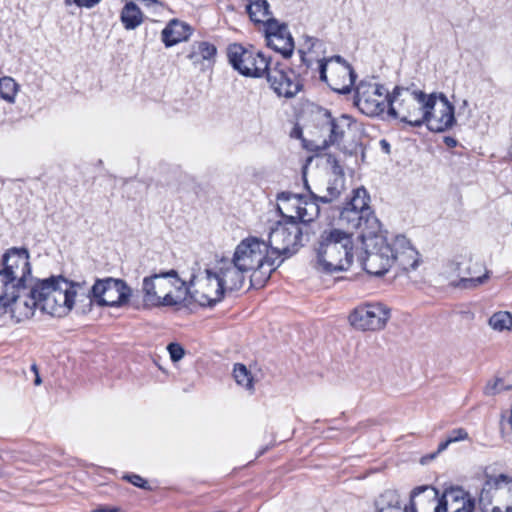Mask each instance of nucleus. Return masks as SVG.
<instances>
[{"mask_svg":"<svg viewBox=\"0 0 512 512\" xmlns=\"http://www.w3.org/2000/svg\"><path fill=\"white\" fill-rule=\"evenodd\" d=\"M423 108L429 110L424 124L432 132H444L456 123L455 107L443 93L430 94Z\"/></svg>","mask_w":512,"mask_h":512,"instance_id":"ddd939ff","label":"nucleus"},{"mask_svg":"<svg viewBox=\"0 0 512 512\" xmlns=\"http://www.w3.org/2000/svg\"><path fill=\"white\" fill-rule=\"evenodd\" d=\"M120 20L126 30H134L143 22V13L135 2L128 1L122 8Z\"/></svg>","mask_w":512,"mask_h":512,"instance_id":"a878e982","label":"nucleus"},{"mask_svg":"<svg viewBox=\"0 0 512 512\" xmlns=\"http://www.w3.org/2000/svg\"><path fill=\"white\" fill-rule=\"evenodd\" d=\"M277 210L285 221L277 222L275 227L271 229L268 242H266L274 263L293 256L298 248L303 245V236L308 235V231H305L297 221L283 213L280 204H278Z\"/></svg>","mask_w":512,"mask_h":512,"instance_id":"6e6552de","label":"nucleus"},{"mask_svg":"<svg viewBox=\"0 0 512 512\" xmlns=\"http://www.w3.org/2000/svg\"><path fill=\"white\" fill-rule=\"evenodd\" d=\"M220 280V288L224 287L226 293H232L238 291L243 287L245 282L246 270L240 269L239 265L236 264L232 259L222 258L218 261L217 270L214 271Z\"/></svg>","mask_w":512,"mask_h":512,"instance_id":"4be33fe9","label":"nucleus"},{"mask_svg":"<svg viewBox=\"0 0 512 512\" xmlns=\"http://www.w3.org/2000/svg\"><path fill=\"white\" fill-rule=\"evenodd\" d=\"M428 96L421 90L395 86L391 94L387 95V113L412 127H421L429 114V110L423 108Z\"/></svg>","mask_w":512,"mask_h":512,"instance_id":"0eeeda50","label":"nucleus"},{"mask_svg":"<svg viewBox=\"0 0 512 512\" xmlns=\"http://www.w3.org/2000/svg\"><path fill=\"white\" fill-rule=\"evenodd\" d=\"M377 512H404V510L398 509V508H396V509H391L390 508V509H388V511H386V510H377Z\"/></svg>","mask_w":512,"mask_h":512,"instance_id":"864d4df0","label":"nucleus"},{"mask_svg":"<svg viewBox=\"0 0 512 512\" xmlns=\"http://www.w3.org/2000/svg\"><path fill=\"white\" fill-rule=\"evenodd\" d=\"M317 270L332 274L346 271L353 263L352 233L343 229L324 230L315 245Z\"/></svg>","mask_w":512,"mask_h":512,"instance_id":"7ed1b4c3","label":"nucleus"},{"mask_svg":"<svg viewBox=\"0 0 512 512\" xmlns=\"http://www.w3.org/2000/svg\"><path fill=\"white\" fill-rule=\"evenodd\" d=\"M3 315L2 311L0 310V316Z\"/></svg>","mask_w":512,"mask_h":512,"instance_id":"13d9d810","label":"nucleus"},{"mask_svg":"<svg viewBox=\"0 0 512 512\" xmlns=\"http://www.w3.org/2000/svg\"><path fill=\"white\" fill-rule=\"evenodd\" d=\"M390 248H392V266L395 265L404 272L418 266L419 253L404 235H397L390 243Z\"/></svg>","mask_w":512,"mask_h":512,"instance_id":"412c9836","label":"nucleus"},{"mask_svg":"<svg viewBox=\"0 0 512 512\" xmlns=\"http://www.w3.org/2000/svg\"><path fill=\"white\" fill-rule=\"evenodd\" d=\"M305 188L307 189L309 196L294 194L291 192H281L277 195V200L287 203L292 202L291 206L295 211V215L291 214L288 216L298 223L301 222L304 226L303 229L307 231L308 223L312 222L319 216L321 209L320 205L322 202L315 199V197H318V194L314 193L310 189L307 180H305Z\"/></svg>","mask_w":512,"mask_h":512,"instance_id":"4468645a","label":"nucleus"},{"mask_svg":"<svg viewBox=\"0 0 512 512\" xmlns=\"http://www.w3.org/2000/svg\"><path fill=\"white\" fill-rule=\"evenodd\" d=\"M419 499L416 502V505L418 504L420 506L421 512H427V510L432 509L434 511V507L437 504V501L431 505L428 500L425 498V492H420L418 494Z\"/></svg>","mask_w":512,"mask_h":512,"instance_id":"79ce46f5","label":"nucleus"},{"mask_svg":"<svg viewBox=\"0 0 512 512\" xmlns=\"http://www.w3.org/2000/svg\"><path fill=\"white\" fill-rule=\"evenodd\" d=\"M376 506L377 510L402 509L399 493L394 489L385 490L376 501Z\"/></svg>","mask_w":512,"mask_h":512,"instance_id":"c756f323","label":"nucleus"},{"mask_svg":"<svg viewBox=\"0 0 512 512\" xmlns=\"http://www.w3.org/2000/svg\"><path fill=\"white\" fill-rule=\"evenodd\" d=\"M283 203H284V204H287V206H285V209H289V207H290L291 209H293V208H292V206H291V203H292V202H290V203L283 202Z\"/></svg>","mask_w":512,"mask_h":512,"instance_id":"4d7b16f0","label":"nucleus"},{"mask_svg":"<svg viewBox=\"0 0 512 512\" xmlns=\"http://www.w3.org/2000/svg\"><path fill=\"white\" fill-rule=\"evenodd\" d=\"M420 492H425V498L431 505H433L438 498V490L436 488L430 485L417 486L411 491L410 503L408 506H405L404 512H417L415 499ZM434 512H436V507H434Z\"/></svg>","mask_w":512,"mask_h":512,"instance_id":"c85d7f7f","label":"nucleus"},{"mask_svg":"<svg viewBox=\"0 0 512 512\" xmlns=\"http://www.w3.org/2000/svg\"><path fill=\"white\" fill-rule=\"evenodd\" d=\"M267 450H268V447L263 448L262 450L259 451L257 456L259 457V456L263 455Z\"/></svg>","mask_w":512,"mask_h":512,"instance_id":"6e6d98bb","label":"nucleus"},{"mask_svg":"<svg viewBox=\"0 0 512 512\" xmlns=\"http://www.w3.org/2000/svg\"><path fill=\"white\" fill-rule=\"evenodd\" d=\"M331 161H333V163H334V168H340L336 158L331 156V155H329L328 162H331Z\"/></svg>","mask_w":512,"mask_h":512,"instance_id":"3c124183","label":"nucleus"},{"mask_svg":"<svg viewBox=\"0 0 512 512\" xmlns=\"http://www.w3.org/2000/svg\"><path fill=\"white\" fill-rule=\"evenodd\" d=\"M227 57L233 69L246 77H263L268 65H273L271 57L265 56L252 46L245 47L239 43L228 46Z\"/></svg>","mask_w":512,"mask_h":512,"instance_id":"9b49d317","label":"nucleus"},{"mask_svg":"<svg viewBox=\"0 0 512 512\" xmlns=\"http://www.w3.org/2000/svg\"><path fill=\"white\" fill-rule=\"evenodd\" d=\"M317 70L320 80L339 94H349L356 80L352 66L340 55L329 59L317 60Z\"/></svg>","mask_w":512,"mask_h":512,"instance_id":"9d476101","label":"nucleus"},{"mask_svg":"<svg viewBox=\"0 0 512 512\" xmlns=\"http://www.w3.org/2000/svg\"><path fill=\"white\" fill-rule=\"evenodd\" d=\"M375 251L367 252L363 260V269L371 275L383 276L392 267V248L386 239L380 238L374 247Z\"/></svg>","mask_w":512,"mask_h":512,"instance_id":"aec40b11","label":"nucleus"},{"mask_svg":"<svg viewBox=\"0 0 512 512\" xmlns=\"http://www.w3.org/2000/svg\"><path fill=\"white\" fill-rule=\"evenodd\" d=\"M187 58L190 59L193 64H197L203 60L201 54L197 53L196 42L191 46V51L188 53Z\"/></svg>","mask_w":512,"mask_h":512,"instance_id":"a18cd8bd","label":"nucleus"},{"mask_svg":"<svg viewBox=\"0 0 512 512\" xmlns=\"http://www.w3.org/2000/svg\"><path fill=\"white\" fill-rule=\"evenodd\" d=\"M322 125L327 127L329 135L322 141L321 145L315 147V151H324L332 145L339 146L344 139L346 131L354 124V120L347 114H341L339 117H333L327 109L322 110Z\"/></svg>","mask_w":512,"mask_h":512,"instance_id":"a211bd4d","label":"nucleus"},{"mask_svg":"<svg viewBox=\"0 0 512 512\" xmlns=\"http://www.w3.org/2000/svg\"><path fill=\"white\" fill-rule=\"evenodd\" d=\"M262 25H264L266 40L271 38L273 34H280L281 32H285V30L288 29V26L285 23H280L273 16L270 17L268 20H265V22L262 23Z\"/></svg>","mask_w":512,"mask_h":512,"instance_id":"72a5a7b5","label":"nucleus"},{"mask_svg":"<svg viewBox=\"0 0 512 512\" xmlns=\"http://www.w3.org/2000/svg\"><path fill=\"white\" fill-rule=\"evenodd\" d=\"M233 376L239 385L248 390L253 389V377L244 364L237 363L234 365Z\"/></svg>","mask_w":512,"mask_h":512,"instance_id":"2f4dec72","label":"nucleus"},{"mask_svg":"<svg viewBox=\"0 0 512 512\" xmlns=\"http://www.w3.org/2000/svg\"><path fill=\"white\" fill-rule=\"evenodd\" d=\"M369 196L365 188L353 191V197L342 206H337L338 225L346 232L360 230L361 237L376 236L380 222L368 205Z\"/></svg>","mask_w":512,"mask_h":512,"instance_id":"423d86ee","label":"nucleus"},{"mask_svg":"<svg viewBox=\"0 0 512 512\" xmlns=\"http://www.w3.org/2000/svg\"><path fill=\"white\" fill-rule=\"evenodd\" d=\"M443 142L445 143V145L449 148H454L457 146L458 144V141L454 138V137H451V136H445L443 138Z\"/></svg>","mask_w":512,"mask_h":512,"instance_id":"de8ad7c7","label":"nucleus"},{"mask_svg":"<svg viewBox=\"0 0 512 512\" xmlns=\"http://www.w3.org/2000/svg\"><path fill=\"white\" fill-rule=\"evenodd\" d=\"M436 501V512H474L476 508L475 498L460 486L446 488Z\"/></svg>","mask_w":512,"mask_h":512,"instance_id":"dca6fc26","label":"nucleus"},{"mask_svg":"<svg viewBox=\"0 0 512 512\" xmlns=\"http://www.w3.org/2000/svg\"><path fill=\"white\" fill-rule=\"evenodd\" d=\"M390 318V309L381 303L359 306L349 316L353 327L362 331H376L385 327Z\"/></svg>","mask_w":512,"mask_h":512,"instance_id":"2eb2a0df","label":"nucleus"},{"mask_svg":"<svg viewBox=\"0 0 512 512\" xmlns=\"http://www.w3.org/2000/svg\"><path fill=\"white\" fill-rule=\"evenodd\" d=\"M450 444H451V442H450V440L447 438L445 441H443V442H441V443L439 444L438 449H437V451H436L435 453L430 454V455H428V456H424V457L421 459V463H422V464H425V463H426V461H427L428 459H430V460H431V459H433V458L436 456V454H438V453H440V452H442V451L446 450V449H447V447H448Z\"/></svg>","mask_w":512,"mask_h":512,"instance_id":"37998d69","label":"nucleus"},{"mask_svg":"<svg viewBox=\"0 0 512 512\" xmlns=\"http://www.w3.org/2000/svg\"><path fill=\"white\" fill-rule=\"evenodd\" d=\"M451 443H455L458 441L467 440L469 438L468 432L464 428H457L452 430L448 437Z\"/></svg>","mask_w":512,"mask_h":512,"instance_id":"a19ab883","label":"nucleus"},{"mask_svg":"<svg viewBox=\"0 0 512 512\" xmlns=\"http://www.w3.org/2000/svg\"><path fill=\"white\" fill-rule=\"evenodd\" d=\"M61 292L64 300H58L52 316L64 317L73 308L76 300L85 302L88 305L96 303L98 306L121 307L129 302L132 295L131 288L122 279L108 277L98 279L89 288L85 281L74 282L64 277Z\"/></svg>","mask_w":512,"mask_h":512,"instance_id":"f03ea898","label":"nucleus"},{"mask_svg":"<svg viewBox=\"0 0 512 512\" xmlns=\"http://www.w3.org/2000/svg\"><path fill=\"white\" fill-rule=\"evenodd\" d=\"M264 76L279 97L291 99L303 89V79L298 72L279 61L273 60V65H268Z\"/></svg>","mask_w":512,"mask_h":512,"instance_id":"f8f14e48","label":"nucleus"},{"mask_svg":"<svg viewBox=\"0 0 512 512\" xmlns=\"http://www.w3.org/2000/svg\"><path fill=\"white\" fill-rule=\"evenodd\" d=\"M0 269V310L16 322L31 318L36 308L52 315L58 300H64L62 275L38 279L32 275L30 253L25 247L5 251Z\"/></svg>","mask_w":512,"mask_h":512,"instance_id":"f257e3e1","label":"nucleus"},{"mask_svg":"<svg viewBox=\"0 0 512 512\" xmlns=\"http://www.w3.org/2000/svg\"><path fill=\"white\" fill-rule=\"evenodd\" d=\"M266 41L270 48L280 53L285 59L291 57L294 50V40L288 29L280 34H273L272 37Z\"/></svg>","mask_w":512,"mask_h":512,"instance_id":"393cba45","label":"nucleus"},{"mask_svg":"<svg viewBox=\"0 0 512 512\" xmlns=\"http://www.w3.org/2000/svg\"><path fill=\"white\" fill-rule=\"evenodd\" d=\"M92 512H116V510H111V509H98V510H95V511H92Z\"/></svg>","mask_w":512,"mask_h":512,"instance_id":"5fc2aeb1","label":"nucleus"},{"mask_svg":"<svg viewBox=\"0 0 512 512\" xmlns=\"http://www.w3.org/2000/svg\"><path fill=\"white\" fill-rule=\"evenodd\" d=\"M332 75H334V77L338 79V82H339V83H343V78H342V77L337 76V74L335 73V69H332V70H331V75H330V77H331Z\"/></svg>","mask_w":512,"mask_h":512,"instance_id":"603ef678","label":"nucleus"},{"mask_svg":"<svg viewBox=\"0 0 512 512\" xmlns=\"http://www.w3.org/2000/svg\"><path fill=\"white\" fill-rule=\"evenodd\" d=\"M232 260L240 269L251 272L250 287L260 289L265 286L272 273L283 263H274L268 244L257 237L243 239L235 248Z\"/></svg>","mask_w":512,"mask_h":512,"instance_id":"20e7f679","label":"nucleus"},{"mask_svg":"<svg viewBox=\"0 0 512 512\" xmlns=\"http://www.w3.org/2000/svg\"><path fill=\"white\" fill-rule=\"evenodd\" d=\"M380 145L384 152L390 153V144L385 139L380 141Z\"/></svg>","mask_w":512,"mask_h":512,"instance_id":"09e8293b","label":"nucleus"},{"mask_svg":"<svg viewBox=\"0 0 512 512\" xmlns=\"http://www.w3.org/2000/svg\"><path fill=\"white\" fill-rule=\"evenodd\" d=\"M101 0H73L78 7L92 8L97 5Z\"/></svg>","mask_w":512,"mask_h":512,"instance_id":"49530a36","label":"nucleus"},{"mask_svg":"<svg viewBox=\"0 0 512 512\" xmlns=\"http://www.w3.org/2000/svg\"><path fill=\"white\" fill-rule=\"evenodd\" d=\"M343 191L344 178L343 176H338L333 180H329L323 193L318 194V197H315V199L321 201L322 204H332L340 198Z\"/></svg>","mask_w":512,"mask_h":512,"instance_id":"cd10ccee","label":"nucleus"},{"mask_svg":"<svg viewBox=\"0 0 512 512\" xmlns=\"http://www.w3.org/2000/svg\"><path fill=\"white\" fill-rule=\"evenodd\" d=\"M194 277L187 284L178 272L171 269L155 273L143 279L142 294L145 307H171L185 302Z\"/></svg>","mask_w":512,"mask_h":512,"instance_id":"39448f33","label":"nucleus"},{"mask_svg":"<svg viewBox=\"0 0 512 512\" xmlns=\"http://www.w3.org/2000/svg\"><path fill=\"white\" fill-rule=\"evenodd\" d=\"M170 358L173 362H178L184 357L185 350L179 343H170L167 346Z\"/></svg>","mask_w":512,"mask_h":512,"instance_id":"58836bf2","label":"nucleus"},{"mask_svg":"<svg viewBox=\"0 0 512 512\" xmlns=\"http://www.w3.org/2000/svg\"><path fill=\"white\" fill-rule=\"evenodd\" d=\"M301 64L295 69L298 74L303 78L308 74L309 69L313 66V60L307 57L306 52L299 50Z\"/></svg>","mask_w":512,"mask_h":512,"instance_id":"e433bc0d","label":"nucleus"},{"mask_svg":"<svg viewBox=\"0 0 512 512\" xmlns=\"http://www.w3.org/2000/svg\"><path fill=\"white\" fill-rule=\"evenodd\" d=\"M218 284L221 283L214 270L206 269L205 277L199 280V289L190 290L188 296L201 306L212 307L220 302L226 294L224 287L220 288L221 291H219V287L216 286Z\"/></svg>","mask_w":512,"mask_h":512,"instance_id":"f3484780","label":"nucleus"},{"mask_svg":"<svg viewBox=\"0 0 512 512\" xmlns=\"http://www.w3.org/2000/svg\"><path fill=\"white\" fill-rule=\"evenodd\" d=\"M249 4L246 7L247 13L255 24H262L265 20L272 17L270 5L267 0H248Z\"/></svg>","mask_w":512,"mask_h":512,"instance_id":"bb28decb","label":"nucleus"},{"mask_svg":"<svg viewBox=\"0 0 512 512\" xmlns=\"http://www.w3.org/2000/svg\"><path fill=\"white\" fill-rule=\"evenodd\" d=\"M32 369H33L35 372H37L36 365H33V366H32ZM34 383H35L36 385H39V384L41 383V379H40V377H39L38 373H36V378H35V380H34Z\"/></svg>","mask_w":512,"mask_h":512,"instance_id":"8fccbe9b","label":"nucleus"},{"mask_svg":"<svg viewBox=\"0 0 512 512\" xmlns=\"http://www.w3.org/2000/svg\"><path fill=\"white\" fill-rule=\"evenodd\" d=\"M372 88H373V95L378 96L380 98L384 96L383 100L387 104V95L391 94V93L385 88V86L382 84H375Z\"/></svg>","mask_w":512,"mask_h":512,"instance_id":"c03bdc74","label":"nucleus"},{"mask_svg":"<svg viewBox=\"0 0 512 512\" xmlns=\"http://www.w3.org/2000/svg\"><path fill=\"white\" fill-rule=\"evenodd\" d=\"M501 433L503 437L507 438L508 442L512 443V408L509 411V417L507 421L501 422Z\"/></svg>","mask_w":512,"mask_h":512,"instance_id":"ea45409f","label":"nucleus"},{"mask_svg":"<svg viewBox=\"0 0 512 512\" xmlns=\"http://www.w3.org/2000/svg\"><path fill=\"white\" fill-rule=\"evenodd\" d=\"M355 104L368 116L380 115L386 108L388 109V104L384 100L375 99L367 95L366 92H361L360 88L356 90Z\"/></svg>","mask_w":512,"mask_h":512,"instance_id":"b1692460","label":"nucleus"},{"mask_svg":"<svg viewBox=\"0 0 512 512\" xmlns=\"http://www.w3.org/2000/svg\"><path fill=\"white\" fill-rule=\"evenodd\" d=\"M512 390V385H504L501 378H495L490 380L484 387V394L487 396H493L499 394L502 391Z\"/></svg>","mask_w":512,"mask_h":512,"instance_id":"f704fd0d","label":"nucleus"},{"mask_svg":"<svg viewBox=\"0 0 512 512\" xmlns=\"http://www.w3.org/2000/svg\"><path fill=\"white\" fill-rule=\"evenodd\" d=\"M489 325L497 331L510 330L512 328V315L507 311L496 312L490 317Z\"/></svg>","mask_w":512,"mask_h":512,"instance_id":"7c9ffc66","label":"nucleus"},{"mask_svg":"<svg viewBox=\"0 0 512 512\" xmlns=\"http://www.w3.org/2000/svg\"><path fill=\"white\" fill-rule=\"evenodd\" d=\"M123 479L127 480L129 483H131L132 485H134L138 488H141L144 490H151V487H150L148 481L145 480L144 478H142L138 474H133V473L126 474L123 476Z\"/></svg>","mask_w":512,"mask_h":512,"instance_id":"4c0bfd02","label":"nucleus"},{"mask_svg":"<svg viewBox=\"0 0 512 512\" xmlns=\"http://www.w3.org/2000/svg\"><path fill=\"white\" fill-rule=\"evenodd\" d=\"M17 93V83L11 77H3L0 79V96L1 98L12 102Z\"/></svg>","mask_w":512,"mask_h":512,"instance_id":"473e14b6","label":"nucleus"},{"mask_svg":"<svg viewBox=\"0 0 512 512\" xmlns=\"http://www.w3.org/2000/svg\"><path fill=\"white\" fill-rule=\"evenodd\" d=\"M191 34V28L185 22L172 19L162 30V41L166 47H171L186 40Z\"/></svg>","mask_w":512,"mask_h":512,"instance_id":"5701e85b","label":"nucleus"},{"mask_svg":"<svg viewBox=\"0 0 512 512\" xmlns=\"http://www.w3.org/2000/svg\"><path fill=\"white\" fill-rule=\"evenodd\" d=\"M454 271L458 273L459 280L453 286L460 289H474L489 279V271L479 262L467 260L453 263Z\"/></svg>","mask_w":512,"mask_h":512,"instance_id":"6ab92c4d","label":"nucleus"},{"mask_svg":"<svg viewBox=\"0 0 512 512\" xmlns=\"http://www.w3.org/2000/svg\"><path fill=\"white\" fill-rule=\"evenodd\" d=\"M197 53L201 54L203 60H211L216 56L217 48L214 44L206 41L196 42Z\"/></svg>","mask_w":512,"mask_h":512,"instance_id":"c9c22d12","label":"nucleus"},{"mask_svg":"<svg viewBox=\"0 0 512 512\" xmlns=\"http://www.w3.org/2000/svg\"><path fill=\"white\" fill-rule=\"evenodd\" d=\"M478 507L481 512H512V478L503 473L486 474Z\"/></svg>","mask_w":512,"mask_h":512,"instance_id":"1a4fd4ad","label":"nucleus"}]
</instances>
